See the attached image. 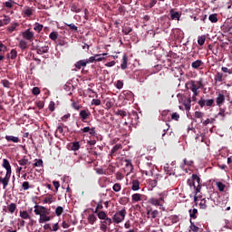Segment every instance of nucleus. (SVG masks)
Segmentation results:
<instances>
[{
	"label": "nucleus",
	"mask_w": 232,
	"mask_h": 232,
	"mask_svg": "<svg viewBox=\"0 0 232 232\" xmlns=\"http://www.w3.org/2000/svg\"><path fill=\"white\" fill-rule=\"evenodd\" d=\"M139 168L140 171L145 173V175H153V170L155 169V165L153 164V157L147 156L142 158L139 163Z\"/></svg>",
	"instance_id": "f257e3e1"
},
{
	"label": "nucleus",
	"mask_w": 232,
	"mask_h": 232,
	"mask_svg": "<svg viewBox=\"0 0 232 232\" xmlns=\"http://www.w3.org/2000/svg\"><path fill=\"white\" fill-rule=\"evenodd\" d=\"M34 215L40 216L38 222L39 224H44L52 220V216H50V209L46 208L41 205L34 206Z\"/></svg>",
	"instance_id": "f03ea898"
},
{
	"label": "nucleus",
	"mask_w": 232,
	"mask_h": 232,
	"mask_svg": "<svg viewBox=\"0 0 232 232\" xmlns=\"http://www.w3.org/2000/svg\"><path fill=\"white\" fill-rule=\"evenodd\" d=\"M187 86H188V90H191L193 93V97H197L198 95V90H201V88H204V84H202L201 80L199 81H190L187 83Z\"/></svg>",
	"instance_id": "7ed1b4c3"
},
{
	"label": "nucleus",
	"mask_w": 232,
	"mask_h": 232,
	"mask_svg": "<svg viewBox=\"0 0 232 232\" xmlns=\"http://www.w3.org/2000/svg\"><path fill=\"white\" fill-rule=\"evenodd\" d=\"M166 193H160V198H150L148 200V203L150 204L151 206H155L156 208L160 207L162 208L164 206V203L166 202Z\"/></svg>",
	"instance_id": "20e7f679"
},
{
	"label": "nucleus",
	"mask_w": 232,
	"mask_h": 232,
	"mask_svg": "<svg viewBox=\"0 0 232 232\" xmlns=\"http://www.w3.org/2000/svg\"><path fill=\"white\" fill-rule=\"evenodd\" d=\"M128 212L126 211V208H122L121 210L117 211L113 216H112V221L114 224H121L126 218V215Z\"/></svg>",
	"instance_id": "39448f33"
},
{
	"label": "nucleus",
	"mask_w": 232,
	"mask_h": 232,
	"mask_svg": "<svg viewBox=\"0 0 232 232\" xmlns=\"http://www.w3.org/2000/svg\"><path fill=\"white\" fill-rule=\"evenodd\" d=\"M192 186L195 189L196 195H198L202 187L200 186V177H198L197 174L192 175Z\"/></svg>",
	"instance_id": "423d86ee"
},
{
	"label": "nucleus",
	"mask_w": 232,
	"mask_h": 232,
	"mask_svg": "<svg viewBox=\"0 0 232 232\" xmlns=\"http://www.w3.org/2000/svg\"><path fill=\"white\" fill-rule=\"evenodd\" d=\"M22 37L23 39L32 43V41H34V32H32L30 29H26L25 31L22 32Z\"/></svg>",
	"instance_id": "0eeeda50"
},
{
	"label": "nucleus",
	"mask_w": 232,
	"mask_h": 232,
	"mask_svg": "<svg viewBox=\"0 0 232 232\" xmlns=\"http://www.w3.org/2000/svg\"><path fill=\"white\" fill-rule=\"evenodd\" d=\"M104 55H108V53H103L102 54H95L94 56H91L89 58V63H95V61L97 63H101V61H104Z\"/></svg>",
	"instance_id": "6e6552de"
},
{
	"label": "nucleus",
	"mask_w": 232,
	"mask_h": 232,
	"mask_svg": "<svg viewBox=\"0 0 232 232\" xmlns=\"http://www.w3.org/2000/svg\"><path fill=\"white\" fill-rule=\"evenodd\" d=\"M108 226H111V218H106L103 221H101L100 229L102 232L108 231Z\"/></svg>",
	"instance_id": "1a4fd4ad"
},
{
	"label": "nucleus",
	"mask_w": 232,
	"mask_h": 232,
	"mask_svg": "<svg viewBox=\"0 0 232 232\" xmlns=\"http://www.w3.org/2000/svg\"><path fill=\"white\" fill-rule=\"evenodd\" d=\"M159 217V210L157 209H148L147 210V218H150V220H154V218H157Z\"/></svg>",
	"instance_id": "9d476101"
},
{
	"label": "nucleus",
	"mask_w": 232,
	"mask_h": 232,
	"mask_svg": "<svg viewBox=\"0 0 232 232\" xmlns=\"http://www.w3.org/2000/svg\"><path fill=\"white\" fill-rule=\"evenodd\" d=\"M3 168L6 169L5 175L12 177V166H10V161H8V160L6 159L3 160Z\"/></svg>",
	"instance_id": "9b49d317"
},
{
	"label": "nucleus",
	"mask_w": 232,
	"mask_h": 232,
	"mask_svg": "<svg viewBox=\"0 0 232 232\" xmlns=\"http://www.w3.org/2000/svg\"><path fill=\"white\" fill-rule=\"evenodd\" d=\"M90 63V59L80 60L75 63V68H77V70H81L82 68H85V66Z\"/></svg>",
	"instance_id": "f8f14e48"
},
{
	"label": "nucleus",
	"mask_w": 232,
	"mask_h": 232,
	"mask_svg": "<svg viewBox=\"0 0 232 232\" xmlns=\"http://www.w3.org/2000/svg\"><path fill=\"white\" fill-rule=\"evenodd\" d=\"M224 102H226V95H224L222 93H218V96L216 98L217 106H218L220 108V106H222V104H224Z\"/></svg>",
	"instance_id": "ddd939ff"
},
{
	"label": "nucleus",
	"mask_w": 232,
	"mask_h": 232,
	"mask_svg": "<svg viewBox=\"0 0 232 232\" xmlns=\"http://www.w3.org/2000/svg\"><path fill=\"white\" fill-rule=\"evenodd\" d=\"M12 21V18L6 14L3 15V19H0V26H6L7 24H10V22Z\"/></svg>",
	"instance_id": "4468645a"
},
{
	"label": "nucleus",
	"mask_w": 232,
	"mask_h": 232,
	"mask_svg": "<svg viewBox=\"0 0 232 232\" xmlns=\"http://www.w3.org/2000/svg\"><path fill=\"white\" fill-rule=\"evenodd\" d=\"M90 115H92V112H90V110H88V109L82 110L80 111V117H81L82 121H86V119H88V117H90Z\"/></svg>",
	"instance_id": "2eb2a0df"
},
{
	"label": "nucleus",
	"mask_w": 232,
	"mask_h": 232,
	"mask_svg": "<svg viewBox=\"0 0 232 232\" xmlns=\"http://www.w3.org/2000/svg\"><path fill=\"white\" fill-rule=\"evenodd\" d=\"M10 177L5 174V178L0 177V182L3 184V189H6V186H8V183L10 182Z\"/></svg>",
	"instance_id": "dca6fc26"
},
{
	"label": "nucleus",
	"mask_w": 232,
	"mask_h": 232,
	"mask_svg": "<svg viewBox=\"0 0 232 232\" xmlns=\"http://www.w3.org/2000/svg\"><path fill=\"white\" fill-rule=\"evenodd\" d=\"M169 14H170V19L176 20V21H180V14H179V12H177L173 9H170Z\"/></svg>",
	"instance_id": "f3484780"
},
{
	"label": "nucleus",
	"mask_w": 232,
	"mask_h": 232,
	"mask_svg": "<svg viewBox=\"0 0 232 232\" xmlns=\"http://www.w3.org/2000/svg\"><path fill=\"white\" fill-rule=\"evenodd\" d=\"M87 221H88V224H90L91 226H93V224L97 222V216H95V214H90L87 218Z\"/></svg>",
	"instance_id": "a211bd4d"
},
{
	"label": "nucleus",
	"mask_w": 232,
	"mask_h": 232,
	"mask_svg": "<svg viewBox=\"0 0 232 232\" xmlns=\"http://www.w3.org/2000/svg\"><path fill=\"white\" fill-rule=\"evenodd\" d=\"M5 140H7V142H14V144H17V142H19L20 140L19 137L11 136V135H6Z\"/></svg>",
	"instance_id": "6ab92c4d"
},
{
	"label": "nucleus",
	"mask_w": 232,
	"mask_h": 232,
	"mask_svg": "<svg viewBox=\"0 0 232 232\" xmlns=\"http://www.w3.org/2000/svg\"><path fill=\"white\" fill-rule=\"evenodd\" d=\"M36 50H37V53H40V55H43V53H48L50 47H48V45H44L42 47H38Z\"/></svg>",
	"instance_id": "aec40b11"
},
{
	"label": "nucleus",
	"mask_w": 232,
	"mask_h": 232,
	"mask_svg": "<svg viewBox=\"0 0 232 232\" xmlns=\"http://www.w3.org/2000/svg\"><path fill=\"white\" fill-rule=\"evenodd\" d=\"M131 189L132 191H139L140 189V182L137 179L132 180Z\"/></svg>",
	"instance_id": "412c9836"
},
{
	"label": "nucleus",
	"mask_w": 232,
	"mask_h": 232,
	"mask_svg": "<svg viewBox=\"0 0 232 232\" xmlns=\"http://www.w3.org/2000/svg\"><path fill=\"white\" fill-rule=\"evenodd\" d=\"M142 197H144V195L135 193L131 196V200L132 202H140V200H142Z\"/></svg>",
	"instance_id": "4be33fe9"
},
{
	"label": "nucleus",
	"mask_w": 232,
	"mask_h": 232,
	"mask_svg": "<svg viewBox=\"0 0 232 232\" xmlns=\"http://www.w3.org/2000/svg\"><path fill=\"white\" fill-rule=\"evenodd\" d=\"M23 14L25 15V17H32L34 15V8L32 7H26L24 11Z\"/></svg>",
	"instance_id": "5701e85b"
},
{
	"label": "nucleus",
	"mask_w": 232,
	"mask_h": 232,
	"mask_svg": "<svg viewBox=\"0 0 232 232\" xmlns=\"http://www.w3.org/2000/svg\"><path fill=\"white\" fill-rule=\"evenodd\" d=\"M80 148L81 144H79V141H74L70 145V150H72V151H79Z\"/></svg>",
	"instance_id": "b1692460"
},
{
	"label": "nucleus",
	"mask_w": 232,
	"mask_h": 232,
	"mask_svg": "<svg viewBox=\"0 0 232 232\" xmlns=\"http://www.w3.org/2000/svg\"><path fill=\"white\" fill-rule=\"evenodd\" d=\"M121 70H126L128 68V55L124 54L122 56V63L121 64Z\"/></svg>",
	"instance_id": "393cba45"
},
{
	"label": "nucleus",
	"mask_w": 232,
	"mask_h": 232,
	"mask_svg": "<svg viewBox=\"0 0 232 232\" xmlns=\"http://www.w3.org/2000/svg\"><path fill=\"white\" fill-rule=\"evenodd\" d=\"M53 202H55V198L53 196L46 197L43 200L44 204H53Z\"/></svg>",
	"instance_id": "a878e982"
},
{
	"label": "nucleus",
	"mask_w": 232,
	"mask_h": 232,
	"mask_svg": "<svg viewBox=\"0 0 232 232\" xmlns=\"http://www.w3.org/2000/svg\"><path fill=\"white\" fill-rule=\"evenodd\" d=\"M18 46H19L20 50H26V49H28V43L25 42V40H20Z\"/></svg>",
	"instance_id": "bb28decb"
},
{
	"label": "nucleus",
	"mask_w": 232,
	"mask_h": 232,
	"mask_svg": "<svg viewBox=\"0 0 232 232\" xmlns=\"http://www.w3.org/2000/svg\"><path fill=\"white\" fill-rule=\"evenodd\" d=\"M214 79L216 82H222L224 81V74L222 72H217Z\"/></svg>",
	"instance_id": "cd10ccee"
},
{
	"label": "nucleus",
	"mask_w": 232,
	"mask_h": 232,
	"mask_svg": "<svg viewBox=\"0 0 232 232\" xmlns=\"http://www.w3.org/2000/svg\"><path fill=\"white\" fill-rule=\"evenodd\" d=\"M98 218H100V220H106V218H111L108 217V214H106V212L102 210L98 212Z\"/></svg>",
	"instance_id": "c85d7f7f"
},
{
	"label": "nucleus",
	"mask_w": 232,
	"mask_h": 232,
	"mask_svg": "<svg viewBox=\"0 0 232 232\" xmlns=\"http://www.w3.org/2000/svg\"><path fill=\"white\" fill-rule=\"evenodd\" d=\"M104 104H105V110H111V108L113 107V102H111V100L110 99H106L104 101Z\"/></svg>",
	"instance_id": "c756f323"
},
{
	"label": "nucleus",
	"mask_w": 232,
	"mask_h": 232,
	"mask_svg": "<svg viewBox=\"0 0 232 232\" xmlns=\"http://www.w3.org/2000/svg\"><path fill=\"white\" fill-rule=\"evenodd\" d=\"M7 209L9 213H14L15 209H17V205H15V203H11L8 205Z\"/></svg>",
	"instance_id": "7c9ffc66"
},
{
	"label": "nucleus",
	"mask_w": 232,
	"mask_h": 232,
	"mask_svg": "<svg viewBox=\"0 0 232 232\" xmlns=\"http://www.w3.org/2000/svg\"><path fill=\"white\" fill-rule=\"evenodd\" d=\"M191 66L192 68H194V70H198V68H200L202 66V62L200 60H196L192 63Z\"/></svg>",
	"instance_id": "2f4dec72"
},
{
	"label": "nucleus",
	"mask_w": 232,
	"mask_h": 232,
	"mask_svg": "<svg viewBox=\"0 0 232 232\" xmlns=\"http://www.w3.org/2000/svg\"><path fill=\"white\" fill-rule=\"evenodd\" d=\"M207 202H208V200H206V198L199 200V202L198 204L200 209H206V208H208Z\"/></svg>",
	"instance_id": "473e14b6"
},
{
	"label": "nucleus",
	"mask_w": 232,
	"mask_h": 232,
	"mask_svg": "<svg viewBox=\"0 0 232 232\" xmlns=\"http://www.w3.org/2000/svg\"><path fill=\"white\" fill-rule=\"evenodd\" d=\"M122 149V145L121 144H116L111 150V155H114L115 153H117V151H119V150Z\"/></svg>",
	"instance_id": "72a5a7b5"
},
{
	"label": "nucleus",
	"mask_w": 232,
	"mask_h": 232,
	"mask_svg": "<svg viewBox=\"0 0 232 232\" xmlns=\"http://www.w3.org/2000/svg\"><path fill=\"white\" fill-rule=\"evenodd\" d=\"M8 58H9V59H12V60L17 59V50L12 49V50L10 51V53H9V55H8Z\"/></svg>",
	"instance_id": "f704fd0d"
},
{
	"label": "nucleus",
	"mask_w": 232,
	"mask_h": 232,
	"mask_svg": "<svg viewBox=\"0 0 232 232\" xmlns=\"http://www.w3.org/2000/svg\"><path fill=\"white\" fill-rule=\"evenodd\" d=\"M43 24H39V23H35L34 24V31L37 32V34L41 33L43 31Z\"/></svg>",
	"instance_id": "c9c22d12"
},
{
	"label": "nucleus",
	"mask_w": 232,
	"mask_h": 232,
	"mask_svg": "<svg viewBox=\"0 0 232 232\" xmlns=\"http://www.w3.org/2000/svg\"><path fill=\"white\" fill-rule=\"evenodd\" d=\"M208 21H210V23H218V18L217 17V14H209Z\"/></svg>",
	"instance_id": "e433bc0d"
},
{
	"label": "nucleus",
	"mask_w": 232,
	"mask_h": 232,
	"mask_svg": "<svg viewBox=\"0 0 232 232\" xmlns=\"http://www.w3.org/2000/svg\"><path fill=\"white\" fill-rule=\"evenodd\" d=\"M20 217L21 218H24V220H26L30 218V214H28V211L23 210V211H20Z\"/></svg>",
	"instance_id": "4c0bfd02"
},
{
	"label": "nucleus",
	"mask_w": 232,
	"mask_h": 232,
	"mask_svg": "<svg viewBox=\"0 0 232 232\" xmlns=\"http://www.w3.org/2000/svg\"><path fill=\"white\" fill-rule=\"evenodd\" d=\"M17 26H19V24L13 23L9 27H7V32H10L11 34L12 32H15V28H17Z\"/></svg>",
	"instance_id": "58836bf2"
},
{
	"label": "nucleus",
	"mask_w": 232,
	"mask_h": 232,
	"mask_svg": "<svg viewBox=\"0 0 232 232\" xmlns=\"http://www.w3.org/2000/svg\"><path fill=\"white\" fill-rule=\"evenodd\" d=\"M162 180H164V177H162V175L160 174H157L156 178L154 179V182L159 184H162Z\"/></svg>",
	"instance_id": "ea45409f"
},
{
	"label": "nucleus",
	"mask_w": 232,
	"mask_h": 232,
	"mask_svg": "<svg viewBox=\"0 0 232 232\" xmlns=\"http://www.w3.org/2000/svg\"><path fill=\"white\" fill-rule=\"evenodd\" d=\"M64 211V208H63V207H61V206H59V207H57L56 208H55V215L57 216V217H61L62 215H63V212Z\"/></svg>",
	"instance_id": "a19ab883"
},
{
	"label": "nucleus",
	"mask_w": 232,
	"mask_h": 232,
	"mask_svg": "<svg viewBox=\"0 0 232 232\" xmlns=\"http://www.w3.org/2000/svg\"><path fill=\"white\" fill-rule=\"evenodd\" d=\"M215 105V100L209 99V100H205V106L208 108H211V106Z\"/></svg>",
	"instance_id": "79ce46f5"
},
{
	"label": "nucleus",
	"mask_w": 232,
	"mask_h": 232,
	"mask_svg": "<svg viewBox=\"0 0 232 232\" xmlns=\"http://www.w3.org/2000/svg\"><path fill=\"white\" fill-rule=\"evenodd\" d=\"M57 37H59V34L57 32H52L49 34V39H51L52 41H57Z\"/></svg>",
	"instance_id": "37998d69"
},
{
	"label": "nucleus",
	"mask_w": 232,
	"mask_h": 232,
	"mask_svg": "<svg viewBox=\"0 0 232 232\" xmlns=\"http://www.w3.org/2000/svg\"><path fill=\"white\" fill-rule=\"evenodd\" d=\"M112 189L115 191V193H119V191L122 189V187L121 186V183H115L112 187Z\"/></svg>",
	"instance_id": "c03bdc74"
},
{
	"label": "nucleus",
	"mask_w": 232,
	"mask_h": 232,
	"mask_svg": "<svg viewBox=\"0 0 232 232\" xmlns=\"http://www.w3.org/2000/svg\"><path fill=\"white\" fill-rule=\"evenodd\" d=\"M204 43H206V36L205 35L198 36V44H199V46H203Z\"/></svg>",
	"instance_id": "a18cd8bd"
},
{
	"label": "nucleus",
	"mask_w": 232,
	"mask_h": 232,
	"mask_svg": "<svg viewBox=\"0 0 232 232\" xmlns=\"http://www.w3.org/2000/svg\"><path fill=\"white\" fill-rule=\"evenodd\" d=\"M216 186L219 191H224L226 189V185H224V183H222L220 181L217 182Z\"/></svg>",
	"instance_id": "49530a36"
},
{
	"label": "nucleus",
	"mask_w": 232,
	"mask_h": 232,
	"mask_svg": "<svg viewBox=\"0 0 232 232\" xmlns=\"http://www.w3.org/2000/svg\"><path fill=\"white\" fill-rule=\"evenodd\" d=\"M197 213H198V210L197 208L189 210L190 218H197Z\"/></svg>",
	"instance_id": "de8ad7c7"
},
{
	"label": "nucleus",
	"mask_w": 232,
	"mask_h": 232,
	"mask_svg": "<svg viewBox=\"0 0 232 232\" xmlns=\"http://www.w3.org/2000/svg\"><path fill=\"white\" fill-rule=\"evenodd\" d=\"M72 108H73V110H76V111H79L82 107L79 105V103H77L75 101H72Z\"/></svg>",
	"instance_id": "09e8293b"
},
{
	"label": "nucleus",
	"mask_w": 232,
	"mask_h": 232,
	"mask_svg": "<svg viewBox=\"0 0 232 232\" xmlns=\"http://www.w3.org/2000/svg\"><path fill=\"white\" fill-rule=\"evenodd\" d=\"M132 28L131 27H128V26H124L122 28V33L125 34V35H128L130 34V32H132Z\"/></svg>",
	"instance_id": "8fccbe9b"
},
{
	"label": "nucleus",
	"mask_w": 232,
	"mask_h": 232,
	"mask_svg": "<svg viewBox=\"0 0 232 232\" xmlns=\"http://www.w3.org/2000/svg\"><path fill=\"white\" fill-rule=\"evenodd\" d=\"M15 2H14L13 0H9L7 2L5 3V8H14V4Z\"/></svg>",
	"instance_id": "3c124183"
},
{
	"label": "nucleus",
	"mask_w": 232,
	"mask_h": 232,
	"mask_svg": "<svg viewBox=\"0 0 232 232\" xmlns=\"http://www.w3.org/2000/svg\"><path fill=\"white\" fill-rule=\"evenodd\" d=\"M18 164L20 166H26V164H28V159L24 158L18 160Z\"/></svg>",
	"instance_id": "603ef678"
},
{
	"label": "nucleus",
	"mask_w": 232,
	"mask_h": 232,
	"mask_svg": "<svg viewBox=\"0 0 232 232\" xmlns=\"http://www.w3.org/2000/svg\"><path fill=\"white\" fill-rule=\"evenodd\" d=\"M123 87H124V82H122V81L121 80H118L116 82L117 90H122Z\"/></svg>",
	"instance_id": "864d4df0"
},
{
	"label": "nucleus",
	"mask_w": 232,
	"mask_h": 232,
	"mask_svg": "<svg viewBox=\"0 0 232 232\" xmlns=\"http://www.w3.org/2000/svg\"><path fill=\"white\" fill-rule=\"evenodd\" d=\"M116 115H120V117H126L128 112H126V111L119 110L116 111Z\"/></svg>",
	"instance_id": "5fc2aeb1"
},
{
	"label": "nucleus",
	"mask_w": 232,
	"mask_h": 232,
	"mask_svg": "<svg viewBox=\"0 0 232 232\" xmlns=\"http://www.w3.org/2000/svg\"><path fill=\"white\" fill-rule=\"evenodd\" d=\"M8 48L6 45L3 44V43L0 42V53H5L7 52Z\"/></svg>",
	"instance_id": "6e6d98bb"
},
{
	"label": "nucleus",
	"mask_w": 232,
	"mask_h": 232,
	"mask_svg": "<svg viewBox=\"0 0 232 232\" xmlns=\"http://www.w3.org/2000/svg\"><path fill=\"white\" fill-rule=\"evenodd\" d=\"M221 71L223 73H228V75H232V70L227 67H221Z\"/></svg>",
	"instance_id": "4d7b16f0"
},
{
	"label": "nucleus",
	"mask_w": 232,
	"mask_h": 232,
	"mask_svg": "<svg viewBox=\"0 0 232 232\" xmlns=\"http://www.w3.org/2000/svg\"><path fill=\"white\" fill-rule=\"evenodd\" d=\"M32 93L33 95H39V93H41V89H39V87H34L32 89Z\"/></svg>",
	"instance_id": "13d9d810"
},
{
	"label": "nucleus",
	"mask_w": 232,
	"mask_h": 232,
	"mask_svg": "<svg viewBox=\"0 0 232 232\" xmlns=\"http://www.w3.org/2000/svg\"><path fill=\"white\" fill-rule=\"evenodd\" d=\"M190 229L193 232H198V227L195 225V223L190 221Z\"/></svg>",
	"instance_id": "bf43d9fd"
},
{
	"label": "nucleus",
	"mask_w": 232,
	"mask_h": 232,
	"mask_svg": "<svg viewBox=\"0 0 232 232\" xmlns=\"http://www.w3.org/2000/svg\"><path fill=\"white\" fill-rule=\"evenodd\" d=\"M180 119V115L178 112H173L171 114V120L172 121H179Z\"/></svg>",
	"instance_id": "052dcab7"
},
{
	"label": "nucleus",
	"mask_w": 232,
	"mask_h": 232,
	"mask_svg": "<svg viewBox=\"0 0 232 232\" xmlns=\"http://www.w3.org/2000/svg\"><path fill=\"white\" fill-rule=\"evenodd\" d=\"M22 188L23 189H24V191H26L27 189H30V183L28 181L23 182Z\"/></svg>",
	"instance_id": "680f3d73"
},
{
	"label": "nucleus",
	"mask_w": 232,
	"mask_h": 232,
	"mask_svg": "<svg viewBox=\"0 0 232 232\" xmlns=\"http://www.w3.org/2000/svg\"><path fill=\"white\" fill-rule=\"evenodd\" d=\"M2 84L4 86V88H10L11 83L8 80H2Z\"/></svg>",
	"instance_id": "e2e57ef3"
},
{
	"label": "nucleus",
	"mask_w": 232,
	"mask_h": 232,
	"mask_svg": "<svg viewBox=\"0 0 232 232\" xmlns=\"http://www.w3.org/2000/svg\"><path fill=\"white\" fill-rule=\"evenodd\" d=\"M195 139H196L197 142H204L203 134H198Z\"/></svg>",
	"instance_id": "0e129e2a"
},
{
	"label": "nucleus",
	"mask_w": 232,
	"mask_h": 232,
	"mask_svg": "<svg viewBox=\"0 0 232 232\" xmlns=\"http://www.w3.org/2000/svg\"><path fill=\"white\" fill-rule=\"evenodd\" d=\"M92 106H101V100H99V99H92Z\"/></svg>",
	"instance_id": "69168bd1"
},
{
	"label": "nucleus",
	"mask_w": 232,
	"mask_h": 232,
	"mask_svg": "<svg viewBox=\"0 0 232 232\" xmlns=\"http://www.w3.org/2000/svg\"><path fill=\"white\" fill-rule=\"evenodd\" d=\"M195 117H196V119H202V117H204V112L197 111L195 112Z\"/></svg>",
	"instance_id": "338daca9"
},
{
	"label": "nucleus",
	"mask_w": 232,
	"mask_h": 232,
	"mask_svg": "<svg viewBox=\"0 0 232 232\" xmlns=\"http://www.w3.org/2000/svg\"><path fill=\"white\" fill-rule=\"evenodd\" d=\"M36 168H41L43 166V160H36V161L34 164Z\"/></svg>",
	"instance_id": "774afa93"
}]
</instances>
